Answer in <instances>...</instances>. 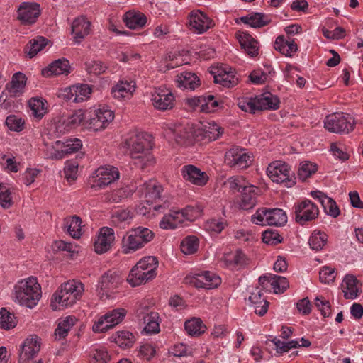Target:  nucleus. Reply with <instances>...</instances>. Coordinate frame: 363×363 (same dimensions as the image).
Instances as JSON below:
<instances>
[{
    "mask_svg": "<svg viewBox=\"0 0 363 363\" xmlns=\"http://www.w3.org/2000/svg\"><path fill=\"white\" fill-rule=\"evenodd\" d=\"M123 144L135 167L145 169L155 164V160L151 152L152 143L149 135L130 133Z\"/></svg>",
    "mask_w": 363,
    "mask_h": 363,
    "instance_id": "obj_1",
    "label": "nucleus"
},
{
    "mask_svg": "<svg viewBox=\"0 0 363 363\" xmlns=\"http://www.w3.org/2000/svg\"><path fill=\"white\" fill-rule=\"evenodd\" d=\"M84 291V284L80 281L69 280L62 284L51 297L50 308L60 311L73 306L81 298Z\"/></svg>",
    "mask_w": 363,
    "mask_h": 363,
    "instance_id": "obj_2",
    "label": "nucleus"
},
{
    "mask_svg": "<svg viewBox=\"0 0 363 363\" xmlns=\"http://www.w3.org/2000/svg\"><path fill=\"white\" fill-rule=\"evenodd\" d=\"M157 267L158 261L155 257H145L132 268L127 280L133 286L145 284L156 277Z\"/></svg>",
    "mask_w": 363,
    "mask_h": 363,
    "instance_id": "obj_3",
    "label": "nucleus"
},
{
    "mask_svg": "<svg viewBox=\"0 0 363 363\" xmlns=\"http://www.w3.org/2000/svg\"><path fill=\"white\" fill-rule=\"evenodd\" d=\"M40 297L41 287L35 277L23 279L15 286V298L21 305L32 308Z\"/></svg>",
    "mask_w": 363,
    "mask_h": 363,
    "instance_id": "obj_4",
    "label": "nucleus"
},
{
    "mask_svg": "<svg viewBox=\"0 0 363 363\" xmlns=\"http://www.w3.org/2000/svg\"><path fill=\"white\" fill-rule=\"evenodd\" d=\"M155 233L149 228L139 226L129 230L123 236L121 250L124 254H131L152 241Z\"/></svg>",
    "mask_w": 363,
    "mask_h": 363,
    "instance_id": "obj_5",
    "label": "nucleus"
},
{
    "mask_svg": "<svg viewBox=\"0 0 363 363\" xmlns=\"http://www.w3.org/2000/svg\"><path fill=\"white\" fill-rule=\"evenodd\" d=\"M119 177L118 168L111 165L101 166L89 177L88 184L91 189L99 190L117 181Z\"/></svg>",
    "mask_w": 363,
    "mask_h": 363,
    "instance_id": "obj_6",
    "label": "nucleus"
},
{
    "mask_svg": "<svg viewBox=\"0 0 363 363\" xmlns=\"http://www.w3.org/2000/svg\"><path fill=\"white\" fill-rule=\"evenodd\" d=\"M85 128L94 131L103 130L114 119V113L107 107L103 106L99 108H89L86 110Z\"/></svg>",
    "mask_w": 363,
    "mask_h": 363,
    "instance_id": "obj_7",
    "label": "nucleus"
},
{
    "mask_svg": "<svg viewBox=\"0 0 363 363\" xmlns=\"http://www.w3.org/2000/svg\"><path fill=\"white\" fill-rule=\"evenodd\" d=\"M251 221L260 225H283L287 221L285 212L280 208H259L251 216Z\"/></svg>",
    "mask_w": 363,
    "mask_h": 363,
    "instance_id": "obj_8",
    "label": "nucleus"
},
{
    "mask_svg": "<svg viewBox=\"0 0 363 363\" xmlns=\"http://www.w3.org/2000/svg\"><path fill=\"white\" fill-rule=\"evenodd\" d=\"M324 127L331 133L347 134L353 130L354 119L348 113H335L325 117Z\"/></svg>",
    "mask_w": 363,
    "mask_h": 363,
    "instance_id": "obj_9",
    "label": "nucleus"
},
{
    "mask_svg": "<svg viewBox=\"0 0 363 363\" xmlns=\"http://www.w3.org/2000/svg\"><path fill=\"white\" fill-rule=\"evenodd\" d=\"M82 146L81 140L77 138L66 141L57 140L47 147L46 156L52 160H62L68 155L79 150Z\"/></svg>",
    "mask_w": 363,
    "mask_h": 363,
    "instance_id": "obj_10",
    "label": "nucleus"
},
{
    "mask_svg": "<svg viewBox=\"0 0 363 363\" xmlns=\"http://www.w3.org/2000/svg\"><path fill=\"white\" fill-rule=\"evenodd\" d=\"M127 311L122 308H118L108 311L96 320L92 326L94 333H106L121 323L125 317Z\"/></svg>",
    "mask_w": 363,
    "mask_h": 363,
    "instance_id": "obj_11",
    "label": "nucleus"
},
{
    "mask_svg": "<svg viewBox=\"0 0 363 363\" xmlns=\"http://www.w3.org/2000/svg\"><path fill=\"white\" fill-rule=\"evenodd\" d=\"M267 175L273 182L284 184L286 187H291L295 184L291 175L289 165L281 161H275L269 164Z\"/></svg>",
    "mask_w": 363,
    "mask_h": 363,
    "instance_id": "obj_12",
    "label": "nucleus"
},
{
    "mask_svg": "<svg viewBox=\"0 0 363 363\" xmlns=\"http://www.w3.org/2000/svg\"><path fill=\"white\" fill-rule=\"evenodd\" d=\"M150 101L155 109L165 111L173 108L175 96L166 87H155L151 91Z\"/></svg>",
    "mask_w": 363,
    "mask_h": 363,
    "instance_id": "obj_13",
    "label": "nucleus"
},
{
    "mask_svg": "<svg viewBox=\"0 0 363 363\" xmlns=\"http://www.w3.org/2000/svg\"><path fill=\"white\" fill-rule=\"evenodd\" d=\"M224 162L230 168L244 169L250 165L251 157L246 152V150L239 147H233L225 152Z\"/></svg>",
    "mask_w": 363,
    "mask_h": 363,
    "instance_id": "obj_14",
    "label": "nucleus"
},
{
    "mask_svg": "<svg viewBox=\"0 0 363 363\" xmlns=\"http://www.w3.org/2000/svg\"><path fill=\"white\" fill-rule=\"evenodd\" d=\"M185 282L191 284L196 288L211 289L218 287L221 284V279L214 272L205 271L199 274L188 275L185 277Z\"/></svg>",
    "mask_w": 363,
    "mask_h": 363,
    "instance_id": "obj_15",
    "label": "nucleus"
},
{
    "mask_svg": "<svg viewBox=\"0 0 363 363\" xmlns=\"http://www.w3.org/2000/svg\"><path fill=\"white\" fill-rule=\"evenodd\" d=\"M294 208L296 221L301 225L315 220L319 214L318 206L308 199L296 203Z\"/></svg>",
    "mask_w": 363,
    "mask_h": 363,
    "instance_id": "obj_16",
    "label": "nucleus"
},
{
    "mask_svg": "<svg viewBox=\"0 0 363 363\" xmlns=\"http://www.w3.org/2000/svg\"><path fill=\"white\" fill-rule=\"evenodd\" d=\"M121 283V277L118 272L108 270L104 273L99 283V294L101 298L110 297L113 291L117 289Z\"/></svg>",
    "mask_w": 363,
    "mask_h": 363,
    "instance_id": "obj_17",
    "label": "nucleus"
},
{
    "mask_svg": "<svg viewBox=\"0 0 363 363\" xmlns=\"http://www.w3.org/2000/svg\"><path fill=\"white\" fill-rule=\"evenodd\" d=\"M17 13V18L22 24H33L40 14V5L34 2H23L20 4Z\"/></svg>",
    "mask_w": 363,
    "mask_h": 363,
    "instance_id": "obj_18",
    "label": "nucleus"
},
{
    "mask_svg": "<svg viewBox=\"0 0 363 363\" xmlns=\"http://www.w3.org/2000/svg\"><path fill=\"white\" fill-rule=\"evenodd\" d=\"M181 174L183 179L191 184L203 186L208 182L209 177L205 172L193 164L182 167Z\"/></svg>",
    "mask_w": 363,
    "mask_h": 363,
    "instance_id": "obj_19",
    "label": "nucleus"
},
{
    "mask_svg": "<svg viewBox=\"0 0 363 363\" xmlns=\"http://www.w3.org/2000/svg\"><path fill=\"white\" fill-rule=\"evenodd\" d=\"M259 284L262 288L269 291L273 289L274 293H283L289 286L287 279L281 276L268 274L259 278Z\"/></svg>",
    "mask_w": 363,
    "mask_h": 363,
    "instance_id": "obj_20",
    "label": "nucleus"
},
{
    "mask_svg": "<svg viewBox=\"0 0 363 363\" xmlns=\"http://www.w3.org/2000/svg\"><path fill=\"white\" fill-rule=\"evenodd\" d=\"M72 35L75 43H80L91 31V22L85 16L75 18L71 25Z\"/></svg>",
    "mask_w": 363,
    "mask_h": 363,
    "instance_id": "obj_21",
    "label": "nucleus"
},
{
    "mask_svg": "<svg viewBox=\"0 0 363 363\" xmlns=\"http://www.w3.org/2000/svg\"><path fill=\"white\" fill-rule=\"evenodd\" d=\"M40 344L38 336L27 338L21 345L18 362L28 363L39 352Z\"/></svg>",
    "mask_w": 363,
    "mask_h": 363,
    "instance_id": "obj_22",
    "label": "nucleus"
},
{
    "mask_svg": "<svg viewBox=\"0 0 363 363\" xmlns=\"http://www.w3.org/2000/svg\"><path fill=\"white\" fill-rule=\"evenodd\" d=\"M214 82L219 84L223 87L231 88L239 83V78L237 77L234 69L231 67H220L213 72Z\"/></svg>",
    "mask_w": 363,
    "mask_h": 363,
    "instance_id": "obj_23",
    "label": "nucleus"
},
{
    "mask_svg": "<svg viewBox=\"0 0 363 363\" xmlns=\"http://www.w3.org/2000/svg\"><path fill=\"white\" fill-rule=\"evenodd\" d=\"M115 239L114 231L112 228L104 227L100 230L94 242V250L98 254H103L110 250Z\"/></svg>",
    "mask_w": 363,
    "mask_h": 363,
    "instance_id": "obj_24",
    "label": "nucleus"
},
{
    "mask_svg": "<svg viewBox=\"0 0 363 363\" xmlns=\"http://www.w3.org/2000/svg\"><path fill=\"white\" fill-rule=\"evenodd\" d=\"M341 289L345 299H355L362 292L359 281L352 274L345 276L341 284Z\"/></svg>",
    "mask_w": 363,
    "mask_h": 363,
    "instance_id": "obj_25",
    "label": "nucleus"
},
{
    "mask_svg": "<svg viewBox=\"0 0 363 363\" xmlns=\"http://www.w3.org/2000/svg\"><path fill=\"white\" fill-rule=\"evenodd\" d=\"M136 83L134 81L121 80L111 88V95L118 100L130 99L135 91Z\"/></svg>",
    "mask_w": 363,
    "mask_h": 363,
    "instance_id": "obj_26",
    "label": "nucleus"
},
{
    "mask_svg": "<svg viewBox=\"0 0 363 363\" xmlns=\"http://www.w3.org/2000/svg\"><path fill=\"white\" fill-rule=\"evenodd\" d=\"M263 289H264L261 286L255 287L250 291L248 298L251 306L254 307L255 313L259 316H263L267 312L269 307V303L263 297Z\"/></svg>",
    "mask_w": 363,
    "mask_h": 363,
    "instance_id": "obj_27",
    "label": "nucleus"
},
{
    "mask_svg": "<svg viewBox=\"0 0 363 363\" xmlns=\"http://www.w3.org/2000/svg\"><path fill=\"white\" fill-rule=\"evenodd\" d=\"M211 20L201 11H192L189 15V25L192 30L203 33L212 26Z\"/></svg>",
    "mask_w": 363,
    "mask_h": 363,
    "instance_id": "obj_28",
    "label": "nucleus"
},
{
    "mask_svg": "<svg viewBox=\"0 0 363 363\" xmlns=\"http://www.w3.org/2000/svg\"><path fill=\"white\" fill-rule=\"evenodd\" d=\"M70 65L67 60L62 58L52 62L49 66L42 69V74L45 77L67 74L69 73Z\"/></svg>",
    "mask_w": 363,
    "mask_h": 363,
    "instance_id": "obj_29",
    "label": "nucleus"
},
{
    "mask_svg": "<svg viewBox=\"0 0 363 363\" xmlns=\"http://www.w3.org/2000/svg\"><path fill=\"white\" fill-rule=\"evenodd\" d=\"M258 193L259 189L252 184L245 187L244 191H241L240 207L244 210H249L255 207L257 204Z\"/></svg>",
    "mask_w": 363,
    "mask_h": 363,
    "instance_id": "obj_30",
    "label": "nucleus"
},
{
    "mask_svg": "<svg viewBox=\"0 0 363 363\" xmlns=\"http://www.w3.org/2000/svg\"><path fill=\"white\" fill-rule=\"evenodd\" d=\"M162 190V186L152 180L144 183L141 189L145 201L150 204H152L160 198Z\"/></svg>",
    "mask_w": 363,
    "mask_h": 363,
    "instance_id": "obj_31",
    "label": "nucleus"
},
{
    "mask_svg": "<svg viewBox=\"0 0 363 363\" xmlns=\"http://www.w3.org/2000/svg\"><path fill=\"white\" fill-rule=\"evenodd\" d=\"M274 48L286 57H292L298 50V46L295 41L289 38L285 39L284 36L277 38Z\"/></svg>",
    "mask_w": 363,
    "mask_h": 363,
    "instance_id": "obj_32",
    "label": "nucleus"
},
{
    "mask_svg": "<svg viewBox=\"0 0 363 363\" xmlns=\"http://www.w3.org/2000/svg\"><path fill=\"white\" fill-rule=\"evenodd\" d=\"M169 132L176 143L182 145H186L193 138V132L190 127L178 125L174 128H169Z\"/></svg>",
    "mask_w": 363,
    "mask_h": 363,
    "instance_id": "obj_33",
    "label": "nucleus"
},
{
    "mask_svg": "<svg viewBox=\"0 0 363 363\" xmlns=\"http://www.w3.org/2000/svg\"><path fill=\"white\" fill-rule=\"evenodd\" d=\"M184 222V216L179 210H171L165 214L160 222V227L162 229H174Z\"/></svg>",
    "mask_w": 363,
    "mask_h": 363,
    "instance_id": "obj_34",
    "label": "nucleus"
},
{
    "mask_svg": "<svg viewBox=\"0 0 363 363\" xmlns=\"http://www.w3.org/2000/svg\"><path fill=\"white\" fill-rule=\"evenodd\" d=\"M124 21L128 28L130 29H140L145 26L147 17L140 11H129L124 15Z\"/></svg>",
    "mask_w": 363,
    "mask_h": 363,
    "instance_id": "obj_35",
    "label": "nucleus"
},
{
    "mask_svg": "<svg viewBox=\"0 0 363 363\" xmlns=\"http://www.w3.org/2000/svg\"><path fill=\"white\" fill-rule=\"evenodd\" d=\"M225 265L229 268L242 267L247 264L245 255L240 250L225 253L223 257Z\"/></svg>",
    "mask_w": 363,
    "mask_h": 363,
    "instance_id": "obj_36",
    "label": "nucleus"
},
{
    "mask_svg": "<svg viewBox=\"0 0 363 363\" xmlns=\"http://www.w3.org/2000/svg\"><path fill=\"white\" fill-rule=\"evenodd\" d=\"M177 86L188 90H194L200 85V79L194 73L182 72L177 77Z\"/></svg>",
    "mask_w": 363,
    "mask_h": 363,
    "instance_id": "obj_37",
    "label": "nucleus"
},
{
    "mask_svg": "<svg viewBox=\"0 0 363 363\" xmlns=\"http://www.w3.org/2000/svg\"><path fill=\"white\" fill-rule=\"evenodd\" d=\"M238 39L242 48L249 56L255 57L258 55V42L250 35L246 33H242L239 35Z\"/></svg>",
    "mask_w": 363,
    "mask_h": 363,
    "instance_id": "obj_38",
    "label": "nucleus"
},
{
    "mask_svg": "<svg viewBox=\"0 0 363 363\" xmlns=\"http://www.w3.org/2000/svg\"><path fill=\"white\" fill-rule=\"evenodd\" d=\"M202 136L208 140L218 139L223 133L222 128L214 121L203 123L201 126Z\"/></svg>",
    "mask_w": 363,
    "mask_h": 363,
    "instance_id": "obj_39",
    "label": "nucleus"
},
{
    "mask_svg": "<svg viewBox=\"0 0 363 363\" xmlns=\"http://www.w3.org/2000/svg\"><path fill=\"white\" fill-rule=\"evenodd\" d=\"M245 24L249 25L252 28H262L270 22L268 16L262 13H253L240 18Z\"/></svg>",
    "mask_w": 363,
    "mask_h": 363,
    "instance_id": "obj_40",
    "label": "nucleus"
},
{
    "mask_svg": "<svg viewBox=\"0 0 363 363\" xmlns=\"http://www.w3.org/2000/svg\"><path fill=\"white\" fill-rule=\"evenodd\" d=\"M86 110L79 109L68 116L64 121L67 130L75 128L81 125L85 128V122L87 120Z\"/></svg>",
    "mask_w": 363,
    "mask_h": 363,
    "instance_id": "obj_41",
    "label": "nucleus"
},
{
    "mask_svg": "<svg viewBox=\"0 0 363 363\" xmlns=\"http://www.w3.org/2000/svg\"><path fill=\"white\" fill-rule=\"evenodd\" d=\"M65 226L69 234L74 239L79 238L82 235V219L77 216L67 217L65 219Z\"/></svg>",
    "mask_w": 363,
    "mask_h": 363,
    "instance_id": "obj_42",
    "label": "nucleus"
},
{
    "mask_svg": "<svg viewBox=\"0 0 363 363\" xmlns=\"http://www.w3.org/2000/svg\"><path fill=\"white\" fill-rule=\"evenodd\" d=\"M77 318L74 316L69 315L62 320H60L57 327L55 331V338L60 340L65 338L70 329L75 325Z\"/></svg>",
    "mask_w": 363,
    "mask_h": 363,
    "instance_id": "obj_43",
    "label": "nucleus"
},
{
    "mask_svg": "<svg viewBox=\"0 0 363 363\" xmlns=\"http://www.w3.org/2000/svg\"><path fill=\"white\" fill-rule=\"evenodd\" d=\"M257 99L259 111L267 109L276 110L279 106V98L271 93L262 94L257 97Z\"/></svg>",
    "mask_w": 363,
    "mask_h": 363,
    "instance_id": "obj_44",
    "label": "nucleus"
},
{
    "mask_svg": "<svg viewBox=\"0 0 363 363\" xmlns=\"http://www.w3.org/2000/svg\"><path fill=\"white\" fill-rule=\"evenodd\" d=\"M112 338L121 348L132 347L136 340L135 335L128 330L118 331L112 335Z\"/></svg>",
    "mask_w": 363,
    "mask_h": 363,
    "instance_id": "obj_45",
    "label": "nucleus"
},
{
    "mask_svg": "<svg viewBox=\"0 0 363 363\" xmlns=\"http://www.w3.org/2000/svg\"><path fill=\"white\" fill-rule=\"evenodd\" d=\"M145 326L144 330L148 334L160 332V316L157 312L151 311L143 317Z\"/></svg>",
    "mask_w": 363,
    "mask_h": 363,
    "instance_id": "obj_46",
    "label": "nucleus"
},
{
    "mask_svg": "<svg viewBox=\"0 0 363 363\" xmlns=\"http://www.w3.org/2000/svg\"><path fill=\"white\" fill-rule=\"evenodd\" d=\"M186 333L191 336H199L206 331V326L199 318H193L184 324Z\"/></svg>",
    "mask_w": 363,
    "mask_h": 363,
    "instance_id": "obj_47",
    "label": "nucleus"
},
{
    "mask_svg": "<svg viewBox=\"0 0 363 363\" xmlns=\"http://www.w3.org/2000/svg\"><path fill=\"white\" fill-rule=\"evenodd\" d=\"M48 40L42 36H38L30 40L26 47V52L30 58L35 56L48 44Z\"/></svg>",
    "mask_w": 363,
    "mask_h": 363,
    "instance_id": "obj_48",
    "label": "nucleus"
},
{
    "mask_svg": "<svg viewBox=\"0 0 363 363\" xmlns=\"http://www.w3.org/2000/svg\"><path fill=\"white\" fill-rule=\"evenodd\" d=\"M328 241V235L323 231L314 230L311 235L308 243L311 248L319 251L323 248Z\"/></svg>",
    "mask_w": 363,
    "mask_h": 363,
    "instance_id": "obj_49",
    "label": "nucleus"
},
{
    "mask_svg": "<svg viewBox=\"0 0 363 363\" xmlns=\"http://www.w3.org/2000/svg\"><path fill=\"white\" fill-rule=\"evenodd\" d=\"M230 191L233 192L244 191L245 187H248L251 184L242 176L236 175L229 177L225 183Z\"/></svg>",
    "mask_w": 363,
    "mask_h": 363,
    "instance_id": "obj_50",
    "label": "nucleus"
},
{
    "mask_svg": "<svg viewBox=\"0 0 363 363\" xmlns=\"http://www.w3.org/2000/svg\"><path fill=\"white\" fill-rule=\"evenodd\" d=\"M32 115L37 119H41L47 112V101L42 99L33 98L29 101Z\"/></svg>",
    "mask_w": 363,
    "mask_h": 363,
    "instance_id": "obj_51",
    "label": "nucleus"
},
{
    "mask_svg": "<svg viewBox=\"0 0 363 363\" xmlns=\"http://www.w3.org/2000/svg\"><path fill=\"white\" fill-rule=\"evenodd\" d=\"M317 169L318 167L315 163L308 161L303 162L300 163L298 170V177L301 180L305 181L312 174H315Z\"/></svg>",
    "mask_w": 363,
    "mask_h": 363,
    "instance_id": "obj_52",
    "label": "nucleus"
},
{
    "mask_svg": "<svg viewBox=\"0 0 363 363\" xmlns=\"http://www.w3.org/2000/svg\"><path fill=\"white\" fill-rule=\"evenodd\" d=\"M74 102L79 103L89 99L91 94V88L88 84L74 85Z\"/></svg>",
    "mask_w": 363,
    "mask_h": 363,
    "instance_id": "obj_53",
    "label": "nucleus"
},
{
    "mask_svg": "<svg viewBox=\"0 0 363 363\" xmlns=\"http://www.w3.org/2000/svg\"><path fill=\"white\" fill-rule=\"evenodd\" d=\"M79 162L76 160H67L65 163L64 174L69 182H72L77 178Z\"/></svg>",
    "mask_w": 363,
    "mask_h": 363,
    "instance_id": "obj_54",
    "label": "nucleus"
},
{
    "mask_svg": "<svg viewBox=\"0 0 363 363\" xmlns=\"http://www.w3.org/2000/svg\"><path fill=\"white\" fill-rule=\"evenodd\" d=\"M199 247V240L196 236H188L181 243V250L185 255L196 252Z\"/></svg>",
    "mask_w": 363,
    "mask_h": 363,
    "instance_id": "obj_55",
    "label": "nucleus"
},
{
    "mask_svg": "<svg viewBox=\"0 0 363 363\" xmlns=\"http://www.w3.org/2000/svg\"><path fill=\"white\" fill-rule=\"evenodd\" d=\"M16 325V320L14 315L5 308L0 310V328L9 330Z\"/></svg>",
    "mask_w": 363,
    "mask_h": 363,
    "instance_id": "obj_56",
    "label": "nucleus"
},
{
    "mask_svg": "<svg viewBox=\"0 0 363 363\" xmlns=\"http://www.w3.org/2000/svg\"><path fill=\"white\" fill-rule=\"evenodd\" d=\"M132 219V213L129 210H119L112 216V222L121 228H124Z\"/></svg>",
    "mask_w": 363,
    "mask_h": 363,
    "instance_id": "obj_57",
    "label": "nucleus"
},
{
    "mask_svg": "<svg viewBox=\"0 0 363 363\" xmlns=\"http://www.w3.org/2000/svg\"><path fill=\"white\" fill-rule=\"evenodd\" d=\"M90 357L93 363H108L110 356L106 347L99 346L93 349L90 352Z\"/></svg>",
    "mask_w": 363,
    "mask_h": 363,
    "instance_id": "obj_58",
    "label": "nucleus"
},
{
    "mask_svg": "<svg viewBox=\"0 0 363 363\" xmlns=\"http://www.w3.org/2000/svg\"><path fill=\"white\" fill-rule=\"evenodd\" d=\"M10 188L5 184H0V205L4 208H9L13 205Z\"/></svg>",
    "mask_w": 363,
    "mask_h": 363,
    "instance_id": "obj_59",
    "label": "nucleus"
},
{
    "mask_svg": "<svg viewBox=\"0 0 363 363\" xmlns=\"http://www.w3.org/2000/svg\"><path fill=\"white\" fill-rule=\"evenodd\" d=\"M203 97L201 100L202 106L201 111L206 113L214 112L219 105L218 101L215 99L214 96L207 95L203 96Z\"/></svg>",
    "mask_w": 363,
    "mask_h": 363,
    "instance_id": "obj_60",
    "label": "nucleus"
},
{
    "mask_svg": "<svg viewBox=\"0 0 363 363\" xmlns=\"http://www.w3.org/2000/svg\"><path fill=\"white\" fill-rule=\"evenodd\" d=\"M336 275L337 272L335 269L330 267H323L319 272L320 281L328 284L335 281Z\"/></svg>",
    "mask_w": 363,
    "mask_h": 363,
    "instance_id": "obj_61",
    "label": "nucleus"
},
{
    "mask_svg": "<svg viewBox=\"0 0 363 363\" xmlns=\"http://www.w3.org/2000/svg\"><path fill=\"white\" fill-rule=\"evenodd\" d=\"M128 196L127 187H121L107 193L106 199L111 202L118 203Z\"/></svg>",
    "mask_w": 363,
    "mask_h": 363,
    "instance_id": "obj_62",
    "label": "nucleus"
},
{
    "mask_svg": "<svg viewBox=\"0 0 363 363\" xmlns=\"http://www.w3.org/2000/svg\"><path fill=\"white\" fill-rule=\"evenodd\" d=\"M315 306L325 318L331 315L330 303L323 296H317L315 298Z\"/></svg>",
    "mask_w": 363,
    "mask_h": 363,
    "instance_id": "obj_63",
    "label": "nucleus"
},
{
    "mask_svg": "<svg viewBox=\"0 0 363 363\" xmlns=\"http://www.w3.org/2000/svg\"><path fill=\"white\" fill-rule=\"evenodd\" d=\"M225 223L219 219L212 218L207 220L204 224V228L208 232L213 233H220L225 228Z\"/></svg>",
    "mask_w": 363,
    "mask_h": 363,
    "instance_id": "obj_64",
    "label": "nucleus"
}]
</instances>
